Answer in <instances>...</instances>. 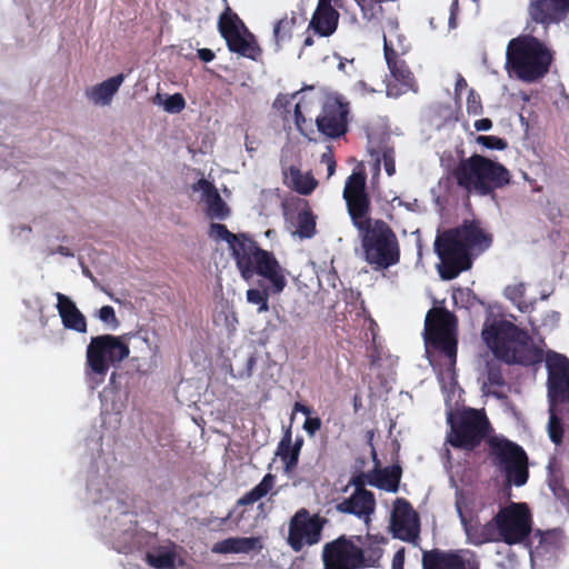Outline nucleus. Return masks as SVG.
<instances>
[{
    "mask_svg": "<svg viewBox=\"0 0 569 569\" xmlns=\"http://www.w3.org/2000/svg\"><path fill=\"white\" fill-rule=\"evenodd\" d=\"M348 114L349 104L347 102L339 98H329L316 119L317 128L329 138H339L348 131Z\"/></svg>",
    "mask_w": 569,
    "mask_h": 569,
    "instance_id": "obj_18",
    "label": "nucleus"
},
{
    "mask_svg": "<svg viewBox=\"0 0 569 569\" xmlns=\"http://www.w3.org/2000/svg\"><path fill=\"white\" fill-rule=\"evenodd\" d=\"M548 396L551 405L569 401V359L552 352L546 360Z\"/></svg>",
    "mask_w": 569,
    "mask_h": 569,
    "instance_id": "obj_16",
    "label": "nucleus"
},
{
    "mask_svg": "<svg viewBox=\"0 0 569 569\" xmlns=\"http://www.w3.org/2000/svg\"><path fill=\"white\" fill-rule=\"evenodd\" d=\"M123 80L124 77L120 73L102 81L88 91L89 99L96 104H109Z\"/></svg>",
    "mask_w": 569,
    "mask_h": 569,
    "instance_id": "obj_31",
    "label": "nucleus"
},
{
    "mask_svg": "<svg viewBox=\"0 0 569 569\" xmlns=\"http://www.w3.org/2000/svg\"><path fill=\"white\" fill-rule=\"evenodd\" d=\"M246 149L247 151L251 152L254 151V148L251 143L248 142V137H246Z\"/></svg>",
    "mask_w": 569,
    "mask_h": 569,
    "instance_id": "obj_64",
    "label": "nucleus"
},
{
    "mask_svg": "<svg viewBox=\"0 0 569 569\" xmlns=\"http://www.w3.org/2000/svg\"><path fill=\"white\" fill-rule=\"evenodd\" d=\"M274 480L276 477L272 473H266L257 486L238 499L237 506L252 505L266 497L272 490Z\"/></svg>",
    "mask_w": 569,
    "mask_h": 569,
    "instance_id": "obj_35",
    "label": "nucleus"
},
{
    "mask_svg": "<svg viewBox=\"0 0 569 569\" xmlns=\"http://www.w3.org/2000/svg\"><path fill=\"white\" fill-rule=\"evenodd\" d=\"M321 162L327 164L328 177H331L336 171V160L332 152L328 151L322 153Z\"/></svg>",
    "mask_w": 569,
    "mask_h": 569,
    "instance_id": "obj_51",
    "label": "nucleus"
},
{
    "mask_svg": "<svg viewBox=\"0 0 569 569\" xmlns=\"http://www.w3.org/2000/svg\"><path fill=\"white\" fill-rule=\"evenodd\" d=\"M284 182L299 194L308 196L317 187L318 182L312 174H303L296 166H290L283 170Z\"/></svg>",
    "mask_w": 569,
    "mask_h": 569,
    "instance_id": "obj_29",
    "label": "nucleus"
},
{
    "mask_svg": "<svg viewBox=\"0 0 569 569\" xmlns=\"http://www.w3.org/2000/svg\"><path fill=\"white\" fill-rule=\"evenodd\" d=\"M198 183L203 191L208 217L211 219L220 220L227 219L230 214V209L221 198L213 183L206 179H200Z\"/></svg>",
    "mask_w": 569,
    "mask_h": 569,
    "instance_id": "obj_27",
    "label": "nucleus"
},
{
    "mask_svg": "<svg viewBox=\"0 0 569 569\" xmlns=\"http://www.w3.org/2000/svg\"><path fill=\"white\" fill-rule=\"evenodd\" d=\"M298 234L301 238H311L316 232V220L311 211L303 210L298 213Z\"/></svg>",
    "mask_w": 569,
    "mask_h": 569,
    "instance_id": "obj_39",
    "label": "nucleus"
},
{
    "mask_svg": "<svg viewBox=\"0 0 569 569\" xmlns=\"http://www.w3.org/2000/svg\"><path fill=\"white\" fill-rule=\"evenodd\" d=\"M467 87H468V83H467L466 79L461 74H458L456 84H455L456 94L459 96L461 93V91L463 89H466Z\"/></svg>",
    "mask_w": 569,
    "mask_h": 569,
    "instance_id": "obj_57",
    "label": "nucleus"
},
{
    "mask_svg": "<svg viewBox=\"0 0 569 569\" xmlns=\"http://www.w3.org/2000/svg\"><path fill=\"white\" fill-rule=\"evenodd\" d=\"M387 539L383 536L379 535H367L366 539L361 537V542H356L361 547V551L365 558V568L377 567L379 565V560L382 557L383 550L381 545L386 543Z\"/></svg>",
    "mask_w": 569,
    "mask_h": 569,
    "instance_id": "obj_30",
    "label": "nucleus"
},
{
    "mask_svg": "<svg viewBox=\"0 0 569 569\" xmlns=\"http://www.w3.org/2000/svg\"><path fill=\"white\" fill-rule=\"evenodd\" d=\"M473 126L478 131H488L492 128V121L489 118H482L477 120Z\"/></svg>",
    "mask_w": 569,
    "mask_h": 569,
    "instance_id": "obj_56",
    "label": "nucleus"
},
{
    "mask_svg": "<svg viewBox=\"0 0 569 569\" xmlns=\"http://www.w3.org/2000/svg\"><path fill=\"white\" fill-rule=\"evenodd\" d=\"M487 381L493 388H502L506 386V380L502 373V366L500 362L491 360L486 363Z\"/></svg>",
    "mask_w": 569,
    "mask_h": 569,
    "instance_id": "obj_40",
    "label": "nucleus"
},
{
    "mask_svg": "<svg viewBox=\"0 0 569 569\" xmlns=\"http://www.w3.org/2000/svg\"><path fill=\"white\" fill-rule=\"evenodd\" d=\"M332 0H319L311 18L310 27L320 36H331L338 26L339 13L331 4Z\"/></svg>",
    "mask_w": 569,
    "mask_h": 569,
    "instance_id": "obj_23",
    "label": "nucleus"
},
{
    "mask_svg": "<svg viewBox=\"0 0 569 569\" xmlns=\"http://www.w3.org/2000/svg\"><path fill=\"white\" fill-rule=\"evenodd\" d=\"M405 556H406V550L403 547L396 551V553L393 555V558H392V565H391L392 569H403Z\"/></svg>",
    "mask_w": 569,
    "mask_h": 569,
    "instance_id": "obj_52",
    "label": "nucleus"
},
{
    "mask_svg": "<svg viewBox=\"0 0 569 569\" xmlns=\"http://www.w3.org/2000/svg\"><path fill=\"white\" fill-rule=\"evenodd\" d=\"M296 412H301L303 415L307 416V418L311 415L312 410L310 407L301 403V402H295L293 405V410H292V415H291V421L295 419V413Z\"/></svg>",
    "mask_w": 569,
    "mask_h": 569,
    "instance_id": "obj_54",
    "label": "nucleus"
},
{
    "mask_svg": "<svg viewBox=\"0 0 569 569\" xmlns=\"http://www.w3.org/2000/svg\"><path fill=\"white\" fill-rule=\"evenodd\" d=\"M320 428L321 419L319 417H308L303 422V429L310 437H313Z\"/></svg>",
    "mask_w": 569,
    "mask_h": 569,
    "instance_id": "obj_49",
    "label": "nucleus"
},
{
    "mask_svg": "<svg viewBox=\"0 0 569 569\" xmlns=\"http://www.w3.org/2000/svg\"><path fill=\"white\" fill-rule=\"evenodd\" d=\"M476 142L490 150H505L508 147V142L497 136H478Z\"/></svg>",
    "mask_w": 569,
    "mask_h": 569,
    "instance_id": "obj_43",
    "label": "nucleus"
},
{
    "mask_svg": "<svg viewBox=\"0 0 569 569\" xmlns=\"http://www.w3.org/2000/svg\"><path fill=\"white\" fill-rule=\"evenodd\" d=\"M489 458L502 469L508 482L523 486L529 478L528 456L523 448L506 438L492 437L488 440Z\"/></svg>",
    "mask_w": 569,
    "mask_h": 569,
    "instance_id": "obj_10",
    "label": "nucleus"
},
{
    "mask_svg": "<svg viewBox=\"0 0 569 569\" xmlns=\"http://www.w3.org/2000/svg\"><path fill=\"white\" fill-rule=\"evenodd\" d=\"M99 319L104 322L112 325L113 328L119 326V320L116 316L114 309L111 306H103L99 309Z\"/></svg>",
    "mask_w": 569,
    "mask_h": 569,
    "instance_id": "obj_47",
    "label": "nucleus"
},
{
    "mask_svg": "<svg viewBox=\"0 0 569 569\" xmlns=\"http://www.w3.org/2000/svg\"><path fill=\"white\" fill-rule=\"evenodd\" d=\"M130 355L122 336L101 335L90 339L86 351V365L98 383L102 382L111 366H117Z\"/></svg>",
    "mask_w": 569,
    "mask_h": 569,
    "instance_id": "obj_7",
    "label": "nucleus"
},
{
    "mask_svg": "<svg viewBox=\"0 0 569 569\" xmlns=\"http://www.w3.org/2000/svg\"><path fill=\"white\" fill-rule=\"evenodd\" d=\"M467 112L468 114L473 116L480 114L482 112L481 98L472 88L469 89L467 97Z\"/></svg>",
    "mask_w": 569,
    "mask_h": 569,
    "instance_id": "obj_45",
    "label": "nucleus"
},
{
    "mask_svg": "<svg viewBox=\"0 0 569 569\" xmlns=\"http://www.w3.org/2000/svg\"><path fill=\"white\" fill-rule=\"evenodd\" d=\"M457 318L445 308H432L425 321L426 338L442 333L456 332Z\"/></svg>",
    "mask_w": 569,
    "mask_h": 569,
    "instance_id": "obj_24",
    "label": "nucleus"
},
{
    "mask_svg": "<svg viewBox=\"0 0 569 569\" xmlns=\"http://www.w3.org/2000/svg\"><path fill=\"white\" fill-rule=\"evenodd\" d=\"M269 310V295L258 305V312H267Z\"/></svg>",
    "mask_w": 569,
    "mask_h": 569,
    "instance_id": "obj_60",
    "label": "nucleus"
},
{
    "mask_svg": "<svg viewBox=\"0 0 569 569\" xmlns=\"http://www.w3.org/2000/svg\"><path fill=\"white\" fill-rule=\"evenodd\" d=\"M498 542L531 548L532 515L525 502H511L493 516Z\"/></svg>",
    "mask_w": 569,
    "mask_h": 569,
    "instance_id": "obj_8",
    "label": "nucleus"
},
{
    "mask_svg": "<svg viewBox=\"0 0 569 569\" xmlns=\"http://www.w3.org/2000/svg\"><path fill=\"white\" fill-rule=\"evenodd\" d=\"M360 8L362 18L375 24L398 26L395 6L398 0H355Z\"/></svg>",
    "mask_w": 569,
    "mask_h": 569,
    "instance_id": "obj_21",
    "label": "nucleus"
},
{
    "mask_svg": "<svg viewBox=\"0 0 569 569\" xmlns=\"http://www.w3.org/2000/svg\"><path fill=\"white\" fill-rule=\"evenodd\" d=\"M343 199L351 222L358 230L366 262L375 270L399 263L400 244L395 231L386 221L370 218L371 201L363 173L353 172L347 178Z\"/></svg>",
    "mask_w": 569,
    "mask_h": 569,
    "instance_id": "obj_1",
    "label": "nucleus"
},
{
    "mask_svg": "<svg viewBox=\"0 0 569 569\" xmlns=\"http://www.w3.org/2000/svg\"><path fill=\"white\" fill-rule=\"evenodd\" d=\"M295 122L297 128L302 132V126L306 122V118L301 111L299 103H297L295 107Z\"/></svg>",
    "mask_w": 569,
    "mask_h": 569,
    "instance_id": "obj_55",
    "label": "nucleus"
},
{
    "mask_svg": "<svg viewBox=\"0 0 569 569\" xmlns=\"http://www.w3.org/2000/svg\"><path fill=\"white\" fill-rule=\"evenodd\" d=\"M422 569H480V561L471 550H422Z\"/></svg>",
    "mask_w": 569,
    "mask_h": 569,
    "instance_id": "obj_15",
    "label": "nucleus"
},
{
    "mask_svg": "<svg viewBox=\"0 0 569 569\" xmlns=\"http://www.w3.org/2000/svg\"><path fill=\"white\" fill-rule=\"evenodd\" d=\"M59 253L63 257H73L71 249L64 246H58L54 250L50 251V254Z\"/></svg>",
    "mask_w": 569,
    "mask_h": 569,
    "instance_id": "obj_58",
    "label": "nucleus"
},
{
    "mask_svg": "<svg viewBox=\"0 0 569 569\" xmlns=\"http://www.w3.org/2000/svg\"><path fill=\"white\" fill-rule=\"evenodd\" d=\"M528 12L536 23H559L569 13V0H530Z\"/></svg>",
    "mask_w": 569,
    "mask_h": 569,
    "instance_id": "obj_20",
    "label": "nucleus"
},
{
    "mask_svg": "<svg viewBox=\"0 0 569 569\" xmlns=\"http://www.w3.org/2000/svg\"><path fill=\"white\" fill-rule=\"evenodd\" d=\"M525 292L526 288L523 283L508 286L505 289L506 298L509 299L513 305H516L520 310H522Z\"/></svg>",
    "mask_w": 569,
    "mask_h": 569,
    "instance_id": "obj_42",
    "label": "nucleus"
},
{
    "mask_svg": "<svg viewBox=\"0 0 569 569\" xmlns=\"http://www.w3.org/2000/svg\"><path fill=\"white\" fill-rule=\"evenodd\" d=\"M535 537H538V545L532 549H530V555L543 556L551 551H556L561 548L563 538L562 533L558 529H550L542 531L540 529L536 530Z\"/></svg>",
    "mask_w": 569,
    "mask_h": 569,
    "instance_id": "obj_32",
    "label": "nucleus"
},
{
    "mask_svg": "<svg viewBox=\"0 0 569 569\" xmlns=\"http://www.w3.org/2000/svg\"><path fill=\"white\" fill-rule=\"evenodd\" d=\"M370 478L368 475L360 472L351 478L350 485L355 487V491H368L365 486L367 482L369 483Z\"/></svg>",
    "mask_w": 569,
    "mask_h": 569,
    "instance_id": "obj_50",
    "label": "nucleus"
},
{
    "mask_svg": "<svg viewBox=\"0 0 569 569\" xmlns=\"http://www.w3.org/2000/svg\"><path fill=\"white\" fill-rule=\"evenodd\" d=\"M297 18L295 13L291 17L287 14L278 20L273 26V40L276 50L279 51L282 49V46L288 42L292 37V30L296 26Z\"/></svg>",
    "mask_w": 569,
    "mask_h": 569,
    "instance_id": "obj_37",
    "label": "nucleus"
},
{
    "mask_svg": "<svg viewBox=\"0 0 569 569\" xmlns=\"http://www.w3.org/2000/svg\"><path fill=\"white\" fill-rule=\"evenodd\" d=\"M232 256L241 277L249 281L259 276L270 282L272 293H280L287 286L286 270L281 267L273 252L259 247L258 242L248 236L237 246Z\"/></svg>",
    "mask_w": 569,
    "mask_h": 569,
    "instance_id": "obj_5",
    "label": "nucleus"
},
{
    "mask_svg": "<svg viewBox=\"0 0 569 569\" xmlns=\"http://www.w3.org/2000/svg\"><path fill=\"white\" fill-rule=\"evenodd\" d=\"M208 234L214 240L226 241L229 244L232 256L234 254V249H238L237 246L248 238L247 233H232L224 224L214 222L210 224Z\"/></svg>",
    "mask_w": 569,
    "mask_h": 569,
    "instance_id": "obj_36",
    "label": "nucleus"
},
{
    "mask_svg": "<svg viewBox=\"0 0 569 569\" xmlns=\"http://www.w3.org/2000/svg\"><path fill=\"white\" fill-rule=\"evenodd\" d=\"M57 309L61 317L62 323L67 329L78 332L87 331V321L81 311L77 308L76 303L66 295L61 292L56 293Z\"/></svg>",
    "mask_w": 569,
    "mask_h": 569,
    "instance_id": "obj_25",
    "label": "nucleus"
},
{
    "mask_svg": "<svg viewBox=\"0 0 569 569\" xmlns=\"http://www.w3.org/2000/svg\"><path fill=\"white\" fill-rule=\"evenodd\" d=\"M456 508L469 543L482 546L489 542H498L493 517L486 523H481L477 516L467 515L466 503L462 499H457Z\"/></svg>",
    "mask_w": 569,
    "mask_h": 569,
    "instance_id": "obj_19",
    "label": "nucleus"
},
{
    "mask_svg": "<svg viewBox=\"0 0 569 569\" xmlns=\"http://www.w3.org/2000/svg\"><path fill=\"white\" fill-rule=\"evenodd\" d=\"M448 442L456 449L472 451L478 448L490 430L486 415L477 409H466L456 417L450 416Z\"/></svg>",
    "mask_w": 569,
    "mask_h": 569,
    "instance_id": "obj_9",
    "label": "nucleus"
},
{
    "mask_svg": "<svg viewBox=\"0 0 569 569\" xmlns=\"http://www.w3.org/2000/svg\"><path fill=\"white\" fill-rule=\"evenodd\" d=\"M376 509V498L371 491H353L349 498L336 505V510L341 513L355 515L367 523Z\"/></svg>",
    "mask_w": 569,
    "mask_h": 569,
    "instance_id": "obj_22",
    "label": "nucleus"
},
{
    "mask_svg": "<svg viewBox=\"0 0 569 569\" xmlns=\"http://www.w3.org/2000/svg\"><path fill=\"white\" fill-rule=\"evenodd\" d=\"M186 107V101L182 94L174 93L169 96L164 101V110L170 113H178Z\"/></svg>",
    "mask_w": 569,
    "mask_h": 569,
    "instance_id": "obj_44",
    "label": "nucleus"
},
{
    "mask_svg": "<svg viewBox=\"0 0 569 569\" xmlns=\"http://www.w3.org/2000/svg\"><path fill=\"white\" fill-rule=\"evenodd\" d=\"M383 52L388 69L395 80V83L389 82L387 84V96L398 98L408 91L417 92L418 83L412 71L386 37L383 38Z\"/></svg>",
    "mask_w": 569,
    "mask_h": 569,
    "instance_id": "obj_14",
    "label": "nucleus"
},
{
    "mask_svg": "<svg viewBox=\"0 0 569 569\" xmlns=\"http://www.w3.org/2000/svg\"><path fill=\"white\" fill-rule=\"evenodd\" d=\"M291 446L293 447V449L296 451H298L300 453L301 451V448L303 446V438L301 436H298L295 440V442L291 441Z\"/></svg>",
    "mask_w": 569,
    "mask_h": 569,
    "instance_id": "obj_61",
    "label": "nucleus"
},
{
    "mask_svg": "<svg viewBox=\"0 0 569 569\" xmlns=\"http://www.w3.org/2000/svg\"><path fill=\"white\" fill-rule=\"evenodd\" d=\"M553 406L550 403V417L548 421V433L550 437V440L555 445H560L563 439V427L561 419L556 415L553 410Z\"/></svg>",
    "mask_w": 569,
    "mask_h": 569,
    "instance_id": "obj_41",
    "label": "nucleus"
},
{
    "mask_svg": "<svg viewBox=\"0 0 569 569\" xmlns=\"http://www.w3.org/2000/svg\"><path fill=\"white\" fill-rule=\"evenodd\" d=\"M481 337L495 358L507 365L530 367L542 361V351L535 346L528 331L511 321L486 322Z\"/></svg>",
    "mask_w": 569,
    "mask_h": 569,
    "instance_id": "obj_3",
    "label": "nucleus"
},
{
    "mask_svg": "<svg viewBox=\"0 0 569 569\" xmlns=\"http://www.w3.org/2000/svg\"><path fill=\"white\" fill-rule=\"evenodd\" d=\"M426 340L435 349H437L445 357L448 358L450 366L456 365L457 348H458V340H457L456 332L432 336V337L426 338Z\"/></svg>",
    "mask_w": 569,
    "mask_h": 569,
    "instance_id": "obj_33",
    "label": "nucleus"
},
{
    "mask_svg": "<svg viewBox=\"0 0 569 569\" xmlns=\"http://www.w3.org/2000/svg\"><path fill=\"white\" fill-rule=\"evenodd\" d=\"M218 30L226 40L228 49L241 57L258 61L262 50L239 16L227 7L220 14Z\"/></svg>",
    "mask_w": 569,
    "mask_h": 569,
    "instance_id": "obj_11",
    "label": "nucleus"
},
{
    "mask_svg": "<svg viewBox=\"0 0 569 569\" xmlns=\"http://www.w3.org/2000/svg\"><path fill=\"white\" fill-rule=\"evenodd\" d=\"M506 60L518 79L533 82L549 71L552 54L538 38L526 34L509 41Z\"/></svg>",
    "mask_w": 569,
    "mask_h": 569,
    "instance_id": "obj_6",
    "label": "nucleus"
},
{
    "mask_svg": "<svg viewBox=\"0 0 569 569\" xmlns=\"http://www.w3.org/2000/svg\"><path fill=\"white\" fill-rule=\"evenodd\" d=\"M268 291L264 289V290H260V289H256V288H251V289H248L247 292H246V296H247V300L249 303H252V305H259L267 296H268Z\"/></svg>",
    "mask_w": 569,
    "mask_h": 569,
    "instance_id": "obj_48",
    "label": "nucleus"
},
{
    "mask_svg": "<svg viewBox=\"0 0 569 569\" xmlns=\"http://www.w3.org/2000/svg\"><path fill=\"white\" fill-rule=\"evenodd\" d=\"M451 176L460 188L482 197L493 194L496 190L503 189L511 182V173L507 167L478 153L461 159L452 169Z\"/></svg>",
    "mask_w": 569,
    "mask_h": 569,
    "instance_id": "obj_4",
    "label": "nucleus"
},
{
    "mask_svg": "<svg viewBox=\"0 0 569 569\" xmlns=\"http://www.w3.org/2000/svg\"><path fill=\"white\" fill-rule=\"evenodd\" d=\"M326 523L327 519L317 513L311 516L305 508L298 510L289 522L288 545L296 552H300L305 546L317 545Z\"/></svg>",
    "mask_w": 569,
    "mask_h": 569,
    "instance_id": "obj_13",
    "label": "nucleus"
},
{
    "mask_svg": "<svg viewBox=\"0 0 569 569\" xmlns=\"http://www.w3.org/2000/svg\"><path fill=\"white\" fill-rule=\"evenodd\" d=\"M381 159L383 161V167L389 177L396 173V161H395V150L392 147H385L382 149Z\"/></svg>",
    "mask_w": 569,
    "mask_h": 569,
    "instance_id": "obj_46",
    "label": "nucleus"
},
{
    "mask_svg": "<svg viewBox=\"0 0 569 569\" xmlns=\"http://www.w3.org/2000/svg\"><path fill=\"white\" fill-rule=\"evenodd\" d=\"M402 476V469L399 465H392L378 470L375 476L369 479V485L388 492H397Z\"/></svg>",
    "mask_w": 569,
    "mask_h": 569,
    "instance_id": "obj_28",
    "label": "nucleus"
},
{
    "mask_svg": "<svg viewBox=\"0 0 569 569\" xmlns=\"http://www.w3.org/2000/svg\"><path fill=\"white\" fill-rule=\"evenodd\" d=\"M390 528L395 538L417 543L420 532L419 517L407 499L397 498L395 500Z\"/></svg>",
    "mask_w": 569,
    "mask_h": 569,
    "instance_id": "obj_17",
    "label": "nucleus"
},
{
    "mask_svg": "<svg viewBox=\"0 0 569 569\" xmlns=\"http://www.w3.org/2000/svg\"><path fill=\"white\" fill-rule=\"evenodd\" d=\"M357 87H358L361 91H363V92H375V90H373V89H370V88L368 87V84H367L365 81H359V82L357 83Z\"/></svg>",
    "mask_w": 569,
    "mask_h": 569,
    "instance_id": "obj_62",
    "label": "nucleus"
},
{
    "mask_svg": "<svg viewBox=\"0 0 569 569\" xmlns=\"http://www.w3.org/2000/svg\"><path fill=\"white\" fill-rule=\"evenodd\" d=\"M277 456L284 466V472L291 473L298 466L300 453L291 446V427H288L278 445Z\"/></svg>",
    "mask_w": 569,
    "mask_h": 569,
    "instance_id": "obj_34",
    "label": "nucleus"
},
{
    "mask_svg": "<svg viewBox=\"0 0 569 569\" xmlns=\"http://www.w3.org/2000/svg\"><path fill=\"white\" fill-rule=\"evenodd\" d=\"M549 486L551 488V490L557 495V496H560V492L559 491H566L565 488H562L557 480H550L549 481Z\"/></svg>",
    "mask_w": 569,
    "mask_h": 569,
    "instance_id": "obj_59",
    "label": "nucleus"
},
{
    "mask_svg": "<svg viewBox=\"0 0 569 569\" xmlns=\"http://www.w3.org/2000/svg\"><path fill=\"white\" fill-rule=\"evenodd\" d=\"M492 234L483 230L478 220H463L461 224L445 230L435 240V251L441 260L440 277L457 278L472 267L475 257L492 244Z\"/></svg>",
    "mask_w": 569,
    "mask_h": 569,
    "instance_id": "obj_2",
    "label": "nucleus"
},
{
    "mask_svg": "<svg viewBox=\"0 0 569 569\" xmlns=\"http://www.w3.org/2000/svg\"><path fill=\"white\" fill-rule=\"evenodd\" d=\"M147 562L156 569H174L176 553L171 550L159 549L147 553Z\"/></svg>",
    "mask_w": 569,
    "mask_h": 569,
    "instance_id": "obj_38",
    "label": "nucleus"
},
{
    "mask_svg": "<svg viewBox=\"0 0 569 569\" xmlns=\"http://www.w3.org/2000/svg\"><path fill=\"white\" fill-rule=\"evenodd\" d=\"M313 44V38L311 36H307L303 41V47H310Z\"/></svg>",
    "mask_w": 569,
    "mask_h": 569,
    "instance_id": "obj_63",
    "label": "nucleus"
},
{
    "mask_svg": "<svg viewBox=\"0 0 569 569\" xmlns=\"http://www.w3.org/2000/svg\"><path fill=\"white\" fill-rule=\"evenodd\" d=\"M361 536L341 535L322 548L323 569H363L365 558L361 547Z\"/></svg>",
    "mask_w": 569,
    "mask_h": 569,
    "instance_id": "obj_12",
    "label": "nucleus"
},
{
    "mask_svg": "<svg viewBox=\"0 0 569 569\" xmlns=\"http://www.w3.org/2000/svg\"><path fill=\"white\" fill-rule=\"evenodd\" d=\"M198 58L203 62H210L214 59V52L211 49L202 48L197 51Z\"/></svg>",
    "mask_w": 569,
    "mask_h": 569,
    "instance_id": "obj_53",
    "label": "nucleus"
},
{
    "mask_svg": "<svg viewBox=\"0 0 569 569\" xmlns=\"http://www.w3.org/2000/svg\"><path fill=\"white\" fill-rule=\"evenodd\" d=\"M263 548L259 537H230L218 541L212 547L214 553H249L260 552Z\"/></svg>",
    "mask_w": 569,
    "mask_h": 569,
    "instance_id": "obj_26",
    "label": "nucleus"
}]
</instances>
